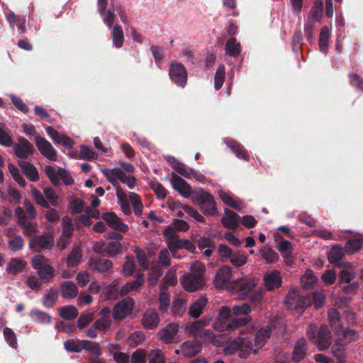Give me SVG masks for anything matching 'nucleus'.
Instances as JSON below:
<instances>
[{
    "label": "nucleus",
    "mask_w": 363,
    "mask_h": 363,
    "mask_svg": "<svg viewBox=\"0 0 363 363\" xmlns=\"http://www.w3.org/2000/svg\"><path fill=\"white\" fill-rule=\"evenodd\" d=\"M4 336L8 344L13 348L17 347V337L15 333L9 328H5L4 330Z\"/></svg>",
    "instance_id": "e2e57ef3"
},
{
    "label": "nucleus",
    "mask_w": 363,
    "mask_h": 363,
    "mask_svg": "<svg viewBox=\"0 0 363 363\" xmlns=\"http://www.w3.org/2000/svg\"><path fill=\"white\" fill-rule=\"evenodd\" d=\"M18 165L21 167L22 172L31 181L37 182L39 180V174L35 167L29 162L19 160Z\"/></svg>",
    "instance_id": "b1692460"
},
{
    "label": "nucleus",
    "mask_w": 363,
    "mask_h": 363,
    "mask_svg": "<svg viewBox=\"0 0 363 363\" xmlns=\"http://www.w3.org/2000/svg\"><path fill=\"white\" fill-rule=\"evenodd\" d=\"M148 363H165L166 357L160 350H152L148 355Z\"/></svg>",
    "instance_id": "052dcab7"
},
{
    "label": "nucleus",
    "mask_w": 363,
    "mask_h": 363,
    "mask_svg": "<svg viewBox=\"0 0 363 363\" xmlns=\"http://www.w3.org/2000/svg\"><path fill=\"white\" fill-rule=\"evenodd\" d=\"M62 296L66 299L74 298L78 295V289L72 281H63L60 287Z\"/></svg>",
    "instance_id": "393cba45"
},
{
    "label": "nucleus",
    "mask_w": 363,
    "mask_h": 363,
    "mask_svg": "<svg viewBox=\"0 0 363 363\" xmlns=\"http://www.w3.org/2000/svg\"><path fill=\"white\" fill-rule=\"evenodd\" d=\"M116 196L123 213L128 216L130 215L132 211L130 206V201L126 193L123 189H119L118 190V192H116Z\"/></svg>",
    "instance_id": "a19ab883"
},
{
    "label": "nucleus",
    "mask_w": 363,
    "mask_h": 363,
    "mask_svg": "<svg viewBox=\"0 0 363 363\" xmlns=\"http://www.w3.org/2000/svg\"><path fill=\"white\" fill-rule=\"evenodd\" d=\"M82 340H68L64 342L65 350L69 352H80L82 350V345L80 341Z\"/></svg>",
    "instance_id": "13d9d810"
},
{
    "label": "nucleus",
    "mask_w": 363,
    "mask_h": 363,
    "mask_svg": "<svg viewBox=\"0 0 363 363\" xmlns=\"http://www.w3.org/2000/svg\"><path fill=\"white\" fill-rule=\"evenodd\" d=\"M202 349L201 343L196 339L184 342L180 346L182 355L186 357H193L201 352Z\"/></svg>",
    "instance_id": "2eb2a0df"
},
{
    "label": "nucleus",
    "mask_w": 363,
    "mask_h": 363,
    "mask_svg": "<svg viewBox=\"0 0 363 363\" xmlns=\"http://www.w3.org/2000/svg\"><path fill=\"white\" fill-rule=\"evenodd\" d=\"M256 285L257 284L255 281L252 279H250L238 284L237 287L240 295L244 298L248 296L251 294Z\"/></svg>",
    "instance_id": "72a5a7b5"
},
{
    "label": "nucleus",
    "mask_w": 363,
    "mask_h": 363,
    "mask_svg": "<svg viewBox=\"0 0 363 363\" xmlns=\"http://www.w3.org/2000/svg\"><path fill=\"white\" fill-rule=\"evenodd\" d=\"M101 218L115 231L126 233L128 230V225L124 223L113 212L103 213Z\"/></svg>",
    "instance_id": "4468645a"
},
{
    "label": "nucleus",
    "mask_w": 363,
    "mask_h": 363,
    "mask_svg": "<svg viewBox=\"0 0 363 363\" xmlns=\"http://www.w3.org/2000/svg\"><path fill=\"white\" fill-rule=\"evenodd\" d=\"M134 305L135 301L132 298L127 297L123 298L115 304L113 307L112 313L113 319L116 320H122L130 315L133 312Z\"/></svg>",
    "instance_id": "6e6552de"
},
{
    "label": "nucleus",
    "mask_w": 363,
    "mask_h": 363,
    "mask_svg": "<svg viewBox=\"0 0 363 363\" xmlns=\"http://www.w3.org/2000/svg\"><path fill=\"white\" fill-rule=\"evenodd\" d=\"M173 162L172 168L179 174L187 179H191V175H196V172L185 164L178 161L175 157H169Z\"/></svg>",
    "instance_id": "cd10ccee"
},
{
    "label": "nucleus",
    "mask_w": 363,
    "mask_h": 363,
    "mask_svg": "<svg viewBox=\"0 0 363 363\" xmlns=\"http://www.w3.org/2000/svg\"><path fill=\"white\" fill-rule=\"evenodd\" d=\"M26 264L22 259L12 258L6 267V272L12 275H16L23 270Z\"/></svg>",
    "instance_id": "f704fd0d"
},
{
    "label": "nucleus",
    "mask_w": 363,
    "mask_h": 363,
    "mask_svg": "<svg viewBox=\"0 0 363 363\" xmlns=\"http://www.w3.org/2000/svg\"><path fill=\"white\" fill-rule=\"evenodd\" d=\"M257 341L255 336L238 337L235 340L231 345L237 350H240V357L247 358L250 354H256L257 351L262 348L258 347Z\"/></svg>",
    "instance_id": "7ed1b4c3"
},
{
    "label": "nucleus",
    "mask_w": 363,
    "mask_h": 363,
    "mask_svg": "<svg viewBox=\"0 0 363 363\" xmlns=\"http://www.w3.org/2000/svg\"><path fill=\"white\" fill-rule=\"evenodd\" d=\"M122 250V245L120 242L111 241L105 247L106 255L113 257L119 254Z\"/></svg>",
    "instance_id": "864d4df0"
},
{
    "label": "nucleus",
    "mask_w": 363,
    "mask_h": 363,
    "mask_svg": "<svg viewBox=\"0 0 363 363\" xmlns=\"http://www.w3.org/2000/svg\"><path fill=\"white\" fill-rule=\"evenodd\" d=\"M136 270V265L132 256H127L123 263L122 273L125 277H131Z\"/></svg>",
    "instance_id": "603ef678"
},
{
    "label": "nucleus",
    "mask_w": 363,
    "mask_h": 363,
    "mask_svg": "<svg viewBox=\"0 0 363 363\" xmlns=\"http://www.w3.org/2000/svg\"><path fill=\"white\" fill-rule=\"evenodd\" d=\"M228 147L232 150V152L240 159H242L245 161H249L250 157L247 154V150L244 148L243 145L240 143L231 140L227 143Z\"/></svg>",
    "instance_id": "c85d7f7f"
},
{
    "label": "nucleus",
    "mask_w": 363,
    "mask_h": 363,
    "mask_svg": "<svg viewBox=\"0 0 363 363\" xmlns=\"http://www.w3.org/2000/svg\"><path fill=\"white\" fill-rule=\"evenodd\" d=\"M111 38L113 45L116 48H122L124 42V33L122 27L116 24L111 31Z\"/></svg>",
    "instance_id": "473e14b6"
},
{
    "label": "nucleus",
    "mask_w": 363,
    "mask_h": 363,
    "mask_svg": "<svg viewBox=\"0 0 363 363\" xmlns=\"http://www.w3.org/2000/svg\"><path fill=\"white\" fill-rule=\"evenodd\" d=\"M54 243L53 235L45 232L43 235L32 237L29 240V247L34 252H40L42 250H51Z\"/></svg>",
    "instance_id": "0eeeda50"
},
{
    "label": "nucleus",
    "mask_w": 363,
    "mask_h": 363,
    "mask_svg": "<svg viewBox=\"0 0 363 363\" xmlns=\"http://www.w3.org/2000/svg\"><path fill=\"white\" fill-rule=\"evenodd\" d=\"M195 203L200 206L203 213L206 216H217L219 215L214 198L208 191L198 194L195 199Z\"/></svg>",
    "instance_id": "423d86ee"
},
{
    "label": "nucleus",
    "mask_w": 363,
    "mask_h": 363,
    "mask_svg": "<svg viewBox=\"0 0 363 363\" xmlns=\"http://www.w3.org/2000/svg\"><path fill=\"white\" fill-rule=\"evenodd\" d=\"M301 284L305 291L313 290L318 283V278L311 269H307L301 277Z\"/></svg>",
    "instance_id": "bb28decb"
},
{
    "label": "nucleus",
    "mask_w": 363,
    "mask_h": 363,
    "mask_svg": "<svg viewBox=\"0 0 363 363\" xmlns=\"http://www.w3.org/2000/svg\"><path fill=\"white\" fill-rule=\"evenodd\" d=\"M24 245L25 240L21 235H13V238L8 240L9 247L13 252L21 250Z\"/></svg>",
    "instance_id": "8fccbe9b"
},
{
    "label": "nucleus",
    "mask_w": 363,
    "mask_h": 363,
    "mask_svg": "<svg viewBox=\"0 0 363 363\" xmlns=\"http://www.w3.org/2000/svg\"><path fill=\"white\" fill-rule=\"evenodd\" d=\"M37 274L41 281L45 283H50L53 281L55 274L54 269L50 264L46 265L40 269L37 270Z\"/></svg>",
    "instance_id": "ea45409f"
},
{
    "label": "nucleus",
    "mask_w": 363,
    "mask_h": 363,
    "mask_svg": "<svg viewBox=\"0 0 363 363\" xmlns=\"http://www.w3.org/2000/svg\"><path fill=\"white\" fill-rule=\"evenodd\" d=\"M172 184L174 190L180 193L184 197L188 198L191 194V186L177 174L172 173Z\"/></svg>",
    "instance_id": "f3484780"
},
{
    "label": "nucleus",
    "mask_w": 363,
    "mask_h": 363,
    "mask_svg": "<svg viewBox=\"0 0 363 363\" xmlns=\"http://www.w3.org/2000/svg\"><path fill=\"white\" fill-rule=\"evenodd\" d=\"M15 155L21 160L28 159L35 151L33 145L24 137L20 136L18 143L12 145Z\"/></svg>",
    "instance_id": "9d476101"
},
{
    "label": "nucleus",
    "mask_w": 363,
    "mask_h": 363,
    "mask_svg": "<svg viewBox=\"0 0 363 363\" xmlns=\"http://www.w3.org/2000/svg\"><path fill=\"white\" fill-rule=\"evenodd\" d=\"M330 33L329 28L324 26L321 28L319 36V48L321 52L326 54L328 51V40Z\"/></svg>",
    "instance_id": "a18cd8bd"
},
{
    "label": "nucleus",
    "mask_w": 363,
    "mask_h": 363,
    "mask_svg": "<svg viewBox=\"0 0 363 363\" xmlns=\"http://www.w3.org/2000/svg\"><path fill=\"white\" fill-rule=\"evenodd\" d=\"M307 350L308 347L306 340L304 338L298 340L294 347L292 360L295 363L300 362L305 358Z\"/></svg>",
    "instance_id": "4be33fe9"
},
{
    "label": "nucleus",
    "mask_w": 363,
    "mask_h": 363,
    "mask_svg": "<svg viewBox=\"0 0 363 363\" xmlns=\"http://www.w3.org/2000/svg\"><path fill=\"white\" fill-rule=\"evenodd\" d=\"M225 213L227 218L223 217L221 223L225 228L236 230L238 228L240 216L234 211L225 208Z\"/></svg>",
    "instance_id": "412c9836"
},
{
    "label": "nucleus",
    "mask_w": 363,
    "mask_h": 363,
    "mask_svg": "<svg viewBox=\"0 0 363 363\" xmlns=\"http://www.w3.org/2000/svg\"><path fill=\"white\" fill-rule=\"evenodd\" d=\"M141 323L143 327L148 330L157 328L160 323V317L155 310H147L141 318Z\"/></svg>",
    "instance_id": "6ab92c4d"
},
{
    "label": "nucleus",
    "mask_w": 363,
    "mask_h": 363,
    "mask_svg": "<svg viewBox=\"0 0 363 363\" xmlns=\"http://www.w3.org/2000/svg\"><path fill=\"white\" fill-rule=\"evenodd\" d=\"M134 252L140 267L143 270H147L149 269V263L145 252L138 246H136L134 249Z\"/></svg>",
    "instance_id": "4d7b16f0"
},
{
    "label": "nucleus",
    "mask_w": 363,
    "mask_h": 363,
    "mask_svg": "<svg viewBox=\"0 0 363 363\" xmlns=\"http://www.w3.org/2000/svg\"><path fill=\"white\" fill-rule=\"evenodd\" d=\"M30 193L33 199L39 206L45 208H50V204L46 200L44 193H41V191L37 189H33Z\"/></svg>",
    "instance_id": "6e6d98bb"
},
{
    "label": "nucleus",
    "mask_w": 363,
    "mask_h": 363,
    "mask_svg": "<svg viewBox=\"0 0 363 363\" xmlns=\"http://www.w3.org/2000/svg\"><path fill=\"white\" fill-rule=\"evenodd\" d=\"M58 299V291L56 289L50 288L43 297V304L47 308H52Z\"/></svg>",
    "instance_id": "79ce46f5"
},
{
    "label": "nucleus",
    "mask_w": 363,
    "mask_h": 363,
    "mask_svg": "<svg viewBox=\"0 0 363 363\" xmlns=\"http://www.w3.org/2000/svg\"><path fill=\"white\" fill-rule=\"evenodd\" d=\"M232 276V268L229 265H223L216 274L215 286L219 289L227 288L231 282Z\"/></svg>",
    "instance_id": "f8f14e48"
},
{
    "label": "nucleus",
    "mask_w": 363,
    "mask_h": 363,
    "mask_svg": "<svg viewBox=\"0 0 363 363\" xmlns=\"http://www.w3.org/2000/svg\"><path fill=\"white\" fill-rule=\"evenodd\" d=\"M82 258L81 249L79 247H74L69 253L67 258V264L69 267H74L78 265Z\"/></svg>",
    "instance_id": "c03bdc74"
},
{
    "label": "nucleus",
    "mask_w": 363,
    "mask_h": 363,
    "mask_svg": "<svg viewBox=\"0 0 363 363\" xmlns=\"http://www.w3.org/2000/svg\"><path fill=\"white\" fill-rule=\"evenodd\" d=\"M88 264L91 269L100 273L106 272L113 266V263L110 259H102L99 257H91Z\"/></svg>",
    "instance_id": "a211bd4d"
},
{
    "label": "nucleus",
    "mask_w": 363,
    "mask_h": 363,
    "mask_svg": "<svg viewBox=\"0 0 363 363\" xmlns=\"http://www.w3.org/2000/svg\"><path fill=\"white\" fill-rule=\"evenodd\" d=\"M306 335L320 351L328 350L332 345V334L327 325H322L319 328L310 324L306 329Z\"/></svg>",
    "instance_id": "f257e3e1"
},
{
    "label": "nucleus",
    "mask_w": 363,
    "mask_h": 363,
    "mask_svg": "<svg viewBox=\"0 0 363 363\" xmlns=\"http://www.w3.org/2000/svg\"><path fill=\"white\" fill-rule=\"evenodd\" d=\"M277 250L284 258H290L293 252V247L289 240H281L277 247Z\"/></svg>",
    "instance_id": "3c124183"
},
{
    "label": "nucleus",
    "mask_w": 363,
    "mask_h": 363,
    "mask_svg": "<svg viewBox=\"0 0 363 363\" xmlns=\"http://www.w3.org/2000/svg\"><path fill=\"white\" fill-rule=\"evenodd\" d=\"M350 84L357 90L363 91V78L357 74L350 73L348 75Z\"/></svg>",
    "instance_id": "774afa93"
},
{
    "label": "nucleus",
    "mask_w": 363,
    "mask_h": 363,
    "mask_svg": "<svg viewBox=\"0 0 363 363\" xmlns=\"http://www.w3.org/2000/svg\"><path fill=\"white\" fill-rule=\"evenodd\" d=\"M330 325L332 328H337L341 326L340 314L335 308H331L328 312Z\"/></svg>",
    "instance_id": "bf43d9fd"
},
{
    "label": "nucleus",
    "mask_w": 363,
    "mask_h": 363,
    "mask_svg": "<svg viewBox=\"0 0 363 363\" xmlns=\"http://www.w3.org/2000/svg\"><path fill=\"white\" fill-rule=\"evenodd\" d=\"M311 303L310 296L301 295L298 291L291 290L285 297V303L290 310L303 311Z\"/></svg>",
    "instance_id": "39448f33"
},
{
    "label": "nucleus",
    "mask_w": 363,
    "mask_h": 363,
    "mask_svg": "<svg viewBox=\"0 0 363 363\" xmlns=\"http://www.w3.org/2000/svg\"><path fill=\"white\" fill-rule=\"evenodd\" d=\"M232 318H233L231 309L228 306H222L219 310L218 315L217 317L218 321L221 328L220 332H233L236 329H230L228 326L229 323L232 322Z\"/></svg>",
    "instance_id": "dca6fc26"
},
{
    "label": "nucleus",
    "mask_w": 363,
    "mask_h": 363,
    "mask_svg": "<svg viewBox=\"0 0 363 363\" xmlns=\"http://www.w3.org/2000/svg\"><path fill=\"white\" fill-rule=\"evenodd\" d=\"M171 80L178 86L184 88L187 82V71L186 67L179 62H172L169 69Z\"/></svg>",
    "instance_id": "1a4fd4ad"
},
{
    "label": "nucleus",
    "mask_w": 363,
    "mask_h": 363,
    "mask_svg": "<svg viewBox=\"0 0 363 363\" xmlns=\"http://www.w3.org/2000/svg\"><path fill=\"white\" fill-rule=\"evenodd\" d=\"M218 253L222 262L230 258L233 253L232 249L224 244H220L218 247Z\"/></svg>",
    "instance_id": "69168bd1"
},
{
    "label": "nucleus",
    "mask_w": 363,
    "mask_h": 363,
    "mask_svg": "<svg viewBox=\"0 0 363 363\" xmlns=\"http://www.w3.org/2000/svg\"><path fill=\"white\" fill-rule=\"evenodd\" d=\"M225 67L224 66H220L216 72L214 78V86L216 90H219L225 81Z\"/></svg>",
    "instance_id": "680f3d73"
},
{
    "label": "nucleus",
    "mask_w": 363,
    "mask_h": 363,
    "mask_svg": "<svg viewBox=\"0 0 363 363\" xmlns=\"http://www.w3.org/2000/svg\"><path fill=\"white\" fill-rule=\"evenodd\" d=\"M272 327L269 325L260 328L254 335L257 340L258 347H263L265 345L266 339L271 336Z\"/></svg>",
    "instance_id": "e433bc0d"
},
{
    "label": "nucleus",
    "mask_w": 363,
    "mask_h": 363,
    "mask_svg": "<svg viewBox=\"0 0 363 363\" xmlns=\"http://www.w3.org/2000/svg\"><path fill=\"white\" fill-rule=\"evenodd\" d=\"M80 342L82 345V349L86 351H89L92 354H95L96 356L101 355L102 351L99 342L86 340H82Z\"/></svg>",
    "instance_id": "de8ad7c7"
},
{
    "label": "nucleus",
    "mask_w": 363,
    "mask_h": 363,
    "mask_svg": "<svg viewBox=\"0 0 363 363\" xmlns=\"http://www.w3.org/2000/svg\"><path fill=\"white\" fill-rule=\"evenodd\" d=\"M363 245V238H355L348 240L345 243V251L347 253L352 255L359 250Z\"/></svg>",
    "instance_id": "49530a36"
},
{
    "label": "nucleus",
    "mask_w": 363,
    "mask_h": 363,
    "mask_svg": "<svg viewBox=\"0 0 363 363\" xmlns=\"http://www.w3.org/2000/svg\"><path fill=\"white\" fill-rule=\"evenodd\" d=\"M264 281L268 291H273L280 287L282 283L280 272L278 270H274L270 274L266 275Z\"/></svg>",
    "instance_id": "5701e85b"
},
{
    "label": "nucleus",
    "mask_w": 363,
    "mask_h": 363,
    "mask_svg": "<svg viewBox=\"0 0 363 363\" xmlns=\"http://www.w3.org/2000/svg\"><path fill=\"white\" fill-rule=\"evenodd\" d=\"M207 299L201 298L194 302L189 309V314L194 318H197L202 313L203 308L206 306Z\"/></svg>",
    "instance_id": "2f4dec72"
},
{
    "label": "nucleus",
    "mask_w": 363,
    "mask_h": 363,
    "mask_svg": "<svg viewBox=\"0 0 363 363\" xmlns=\"http://www.w3.org/2000/svg\"><path fill=\"white\" fill-rule=\"evenodd\" d=\"M30 318L35 323L48 324L51 321V316L42 311L33 308L29 313Z\"/></svg>",
    "instance_id": "c9c22d12"
},
{
    "label": "nucleus",
    "mask_w": 363,
    "mask_h": 363,
    "mask_svg": "<svg viewBox=\"0 0 363 363\" xmlns=\"http://www.w3.org/2000/svg\"><path fill=\"white\" fill-rule=\"evenodd\" d=\"M322 281L327 285H333L337 280V275L333 269H328L321 276Z\"/></svg>",
    "instance_id": "338daca9"
},
{
    "label": "nucleus",
    "mask_w": 363,
    "mask_h": 363,
    "mask_svg": "<svg viewBox=\"0 0 363 363\" xmlns=\"http://www.w3.org/2000/svg\"><path fill=\"white\" fill-rule=\"evenodd\" d=\"M355 277L356 274L354 272L345 269H342L337 275L338 286L340 287L354 281Z\"/></svg>",
    "instance_id": "37998d69"
},
{
    "label": "nucleus",
    "mask_w": 363,
    "mask_h": 363,
    "mask_svg": "<svg viewBox=\"0 0 363 363\" xmlns=\"http://www.w3.org/2000/svg\"><path fill=\"white\" fill-rule=\"evenodd\" d=\"M203 281L197 277L187 274L184 276L182 282L184 289L189 292H194L199 289L202 286Z\"/></svg>",
    "instance_id": "a878e982"
},
{
    "label": "nucleus",
    "mask_w": 363,
    "mask_h": 363,
    "mask_svg": "<svg viewBox=\"0 0 363 363\" xmlns=\"http://www.w3.org/2000/svg\"><path fill=\"white\" fill-rule=\"evenodd\" d=\"M35 143L39 152L46 158L51 161L57 160V151L54 149L52 144L45 138L40 135L35 137Z\"/></svg>",
    "instance_id": "ddd939ff"
},
{
    "label": "nucleus",
    "mask_w": 363,
    "mask_h": 363,
    "mask_svg": "<svg viewBox=\"0 0 363 363\" xmlns=\"http://www.w3.org/2000/svg\"><path fill=\"white\" fill-rule=\"evenodd\" d=\"M179 328V325L177 323H169L157 332V337L165 344L176 342H177Z\"/></svg>",
    "instance_id": "9b49d317"
},
{
    "label": "nucleus",
    "mask_w": 363,
    "mask_h": 363,
    "mask_svg": "<svg viewBox=\"0 0 363 363\" xmlns=\"http://www.w3.org/2000/svg\"><path fill=\"white\" fill-rule=\"evenodd\" d=\"M18 225L23 229V233L26 237H31L37 231L36 224L33 222L26 220Z\"/></svg>",
    "instance_id": "0e129e2a"
},
{
    "label": "nucleus",
    "mask_w": 363,
    "mask_h": 363,
    "mask_svg": "<svg viewBox=\"0 0 363 363\" xmlns=\"http://www.w3.org/2000/svg\"><path fill=\"white\" fill-rule=\"evenodd\" d=\"M225 50L230 57H236L241 52V46L239 43H237L235 37H231L225 43Z\"/></svg>",
    "instance_id": "7c9ffc66"
},
{
    "label": "nucleus",
    "mask_w": 363,
    "mask_h": 363,
    "mask_svg": "<svg viewBox=\"0 0 363 363\" xmlns=\"http://www.w3.org/2000/svg\"><path fill=\"white\" fill-rule=\"evenodd\" d=\"M46 200L48 201L50 206L57 207L60 204V198L56 194L55 190L51 187H45L43 190Z\"/></svg>",
    "instance_id": "09e8293b"
},
{
    "label": "nucleus",
    "mask_w": 363,
    "mask_h": 363,
    "mask_svg": "<svg viewBox=\"0 0 363 363\" xmlns=\"http://www.w3.org/2000/svg\"><path fill=\"white\" fill-rule=\"evenodd\" d=\"M45 172L47 177L55 186H57L60 184V178L62 179L63 183L67 186L72 185L74 182L69 172L64 168L58 167L57 170H56L52 166L48 165L45 167Z\"/></svg>",
    "instance_id": "20e7f679"
},
{
    "label": "nucleus",
    "mask_w": 363,
    "mask_h": 363,
    "mask_svg": "<svg viewBox=\"0 0 363 363\" xmlns=\"http://www.w3.org/2000/svg\"><path fill=\"white\" fill-rule=\"evenodd\" d=\"M231 311L233 318H232V322L228 325L230 329H239L248 325L252 320L250 315L252 308L249 303L235 305Z\"/></svg>",
    "instance_id": "f03ea898"
},
{
    "label": "nucleus",
    "mask_w": 363,
    "mask_h": 363,
    "mask_svg": "<svg viewBox=\"0 0 363 363\" xmlns=\"http://www.w3.org/2000/svg\"><path fill=\"white\" fill-rule=\"evenodd\" d=\"M59 311L61 318L67 320L75 319L79 314L78 309L73 305L60 307Z\"/></svg>",
    "instance_id": "4c0bfd02"
},
{
    "label": "nucleus",
    "mask_w": 363,
    "mask_h": 363,
    "mask_svg": "<svg viewBox=\"0 0 363 363\" xmlns=\"http://www.w3.org/2000/svg\"><path fill=\"white\" fill-rule=\"evenodd\" d=\"M259 253L267 264H274L279 261L278 253L267 245L260 250Z\"/></svg>",
    "instance_id": "58836bf2"
},
{
    "label": "nucleus",
    "mask_w": 363,
    "mask_h": 363,
    "mask_svg": "<svg viewBox=\"0 0 363 363\" xmlns=\"http://www.w3.org/2000/svg\"><path fill=\"white\" fill-rule=\"evenodd\" d=\"M345 252V249L341 247H333L328 256L329 262L335 266L340 267L341 264H340V262L342 260Z\"/></svg>",
    "instance_id": "c756f323"
},
{
    "label": "nucleus",
    "mask_w": 363,
    "mask_h": 363,
    "mask_svg": "<svg viewBox=\"0 0 363 363\" xmlns=\"http://www.w3.org/2000/svg\"><path fill=\"white\" fill-rule=\"evenodd\" d=\"M347 342H345L344 338L340 337H337L332 345L331 352L337 359V361H345L347 356Z\"/></svg>",
    "instance_id": "aec40b11"
},
{
    "label": "nucleus",
    "mask_w": 363,
    "mask_h": 363,
    "mask_svg": "<svg viewBox=\"0 0 363 363\" xmlns=\"http://www.w3.org/2000/svg\"><path fill=\"white\" fill-rule=\"evenodd\" d=\"M62 236L70 238L74 232V225L72 220L69 216H65L62 219Z\"/></svg>",
    "instance_id": "5fc2aeb1"
}]
</instances>
